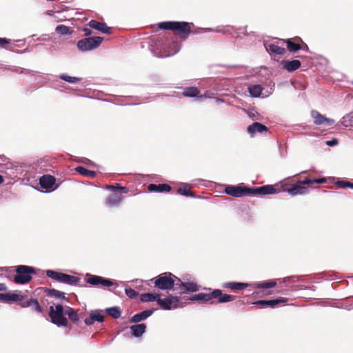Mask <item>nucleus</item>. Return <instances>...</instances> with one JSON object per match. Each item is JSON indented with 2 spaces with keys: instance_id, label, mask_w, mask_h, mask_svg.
<instances>
[{
  "instance_id": "nucleus-43",
  "label": "nucleus",
  "mask_w": 353,
  "mask_h": 353,
  "mask_svg": "<svg viewBox=\"0 0 353 353\" xmlns=\"http://www.w3.org/2000/svg\"><path fill=\"white\" fill-rule=\"evenodd\" d=\"M11 40L6 38L0 37V47L5 49H10L8 45L10 43Z\"/></svg>"
},
{
  "instance_id": "nucleus-48",
  "label": "nucleus",
  "mask_w": 353,
  "mask_h": 353,
  "mask_svg": "<svg viewBox=\"0 0 353 353\" xmlns=\"http://www.w3.org/2000/svg\"><path fill=\"white\" fill-rule=\"evenodd\" d=\"M338 143V141L336 139H332L331 141H327L326 144L330 146L335 145Z\"/></svg>"
},
{
  "instance_id": "nucleus-32",
  "label": "nucleus",
  "mask_w": 353,
  "mask_h": 353,
  "mask_svg": "<svg viewBox=\"0 0 353 353\" xmlns=\"http://www.w3.org/2000/svg\"><path fill=\"white\" fill-rule=\"evenodd\" d=\"M160 295L157 293H143L141 295V301L143 302H150L159 299Z\"/></svg>"
},
{
  "instance_id": "nucleus-50",
  "label": "nucleus",
  "mask_w": 353,
  "mask_h": 353,
  "mask_svg": "<svg viewBox=\"0 0 353 353\" xmlns=\"http://www.w3.org/2000/svg\"><path fill=\"white\" fill-rule=\"evenodd\" d=\"M0 301H5V294L0 293Z\"/></svg>"
},
{
  "instance_id": "nucleus-40",
  "label": "nucleus",
  "mask_w": 353,
  "mask_h": 353,
  "mask_svg": "<svg viewBox=\"0 0 353 353\" xmlns=\"http://www.w3.org/2000/svg\"><path fill=\"white\" fill-rule=\"evenodd\" d=\"M336 184L339 188H350L353 189V183H351V182L347 181H341V180H339V181H336Z\"/></svg>"
},
{
  "instance_id": "nucleus-23",
  "label": "nucleus",
  "mask_w": 353,
  "mask_h": 353,
  "mask_svg": "<svg viewBox=\"0 0 353 353\" xmlns=\"http://www.w3.org/2000/svg\"><path fill=\"white\" fill-rule=\"evenodd\" d=\"M268 130V128L265 125L259 122H254L248 127V132L252 136L256 132L262 133Z\"/></svg>"
},
{
  "instance_id": "nucleus-21",
  "label": "nucleus",
  "mask_w": 353,
  "mask_h": 353,
  "mask_svg": "<svg viewBox=\"0 0 353 353\" xmlns=\"http://www.w3.org/2000/svg\"><path fill=\"white\" fill-rule=\"evenodd\" d=\"M156 309L152 308L150 310H143L140 313L134 314L130 320V323H138L143 320H145L150 316H151Z\"/></svg>"
},
{
  "instance_id": "nucleus-6",
  "label": "nucleus",
  "mask_w": 353,
  "mask_h": 353,
  "mask_svg": "<svg viewBox=\"0 0 353 353\" xmlns=\"http://www.w3.org/2000/svg\"><path fill=\"white\" fill-rule=\"evenodd\" d=\"M65 310L61 304H57L54 307L53 305L49 307V316L51 322L59 327H67L68 321L65 317Z\"/></svg>"
},
{
  "instance_id": "nucleus-8",
  "label": "nucleus",
  "mask_w": 353,
  "mask_h": 353,
  "mask_svg": "<svg viewBox=\"0 0 353 353\" xmlns=\"http://www.w3.org/2000/svg\"><path fill=\"white\" fill-rule=\"evenodd\" d=\"M46 275L56 281L70 285H77L80 280L79 277L54 270H47Z\"/></svg>"
},
{
  "instance_id": "nucleus-22",
  "label": "nucleus",
  "mask_w": 353,
  "mask_h": 353,
  "mask_svg": "<svg viewBox=\"0 0 353 353\" xmlns=\"http://www.w3.org/2000/svg\"><path fill=\"white\" fill-rule=\"evenodd\" d=\"M104 321V316L100 313L99 311H92L90 313L89 317L86 318L84 321L87 325H92L95 321L103 322Z\"/></svg>"
},
{
  "instance_id": "nucleus-46",
  "label": "nucleus",
  "mask_w": 353,
  "mask_h": 353,
  "mask_svg": "<svg viewBox=\"0 0 353 353\" xmlns=\"http://www.w3.org/2000/svg\"><path fill=\"white\" fill-rule=\"evenodd\" d=\"M300 47H301V50H303L305 51L309 50V48H308L307 45L303 40L300 43Z\"/></svg>"
},
{
  "instance_id": "nucleus-26",
  "label": "nucleus",
  "mask_w": 353,
  "mask_h": 353,
  "mask_svg": "<svg viewBox=\"0 0 353 353\" xmlns=\"http://www.w3.org/2000/svg\"><path fill=\"white\" fill-rule=\"evenodd\" d=\"M145 329L146 325L144 323L137 324L130 327L132 334L135 337H140L145 332Z\"/></svg>"
},
{
  "instance_id": "nucleus-33",
  "label": "nucleus",
  "mask_w": 353,
  "mask_h": 353,
  "mask_svg": "<svg viewBox=\"0 0 353 353\" xmlns=\"http://www.w3.org/2000/svg\"><path fill=\"white\" fill-rule=\"evenodd\" d=\"M30 308L32 312H36L38 314H42L44 316V310L40 305L39 301L37 299H34V301L32 302Z\"/></svg>"
},
{
  "instance_id": "nucleus-14",
  "label": "nucleus",
  "mask_w": 353,
  "mask_h": 353,
  "mask_svg": "<svg viewBox=\"0 0 353 353\" xmlns=\"http://www.w3.org/2000/svg\"><path fill=\"white\" fill-rule=\"evenodd\" d=\"M311 116L314 119V123L315 125H319L322 124H326L327 125H330L334 123V121L332 119L325 117L317 110H312Z\"/></svg>"
},
{
  "instance_id": "nucleus-29",
  "label": "nucleus",
  "mask_w": 353,
  "mask_h": 353,
  "mask_svg": "<svg viewBox=\"0 0 353 353\" xmlns=\"http://www.w3.org/2000/svg\"><path fill=\"white\" fill-rule=\"evenodd\" d=\"M65 315L68 316V318L70 320L73 322L74 323H77L79 321V316L77 313V312L70 307H67L66 310H65Z\"/></svg>"
},
{
  "instance_id": "nucleus-28",
  "label": "nucleus",
  "mask_w": 353,
  "mask_h": 353,
  "mask_svg": "<svg viewBox=\"0 0 353 353\" xmlns=\"http://www.w3.org/2000/svg\"><path fill=\"white\" fill-rule=\"evenodd\" d=\"M75 171L84 176L89 177V178H94L97 175V173L94 171L88 170L87 168L83 167V166H78L75 168Z\"/></svg>"
},
{
  "instance_id": "nucleus-52",
  "label": "nucleus",
  "mask_w": 353,
  "mask_h": 353,
  "mask_svg": "<svg viewBox=\"0 0 353 353\" xmlns=\"http://www.w3.org/2000/svg\"><path fill=\"white\" fill-rule=\"evenodd\" d=\"M2 271H3V270H2V269H0V272H2Z\"/></svg>"
},
{
  "instance_id": "nucleus-4",
  "label": "nucleus",
  "mask_w": 353,
  "mask_h": 353,
  "mask_svg": "<svg viewBox=\"0 0 353 353\" xmlns=\"http://www.w3.org/2000/svg\"><path fill=\"white\" fill-rule=\"evenodd\" d=\"M105 189L111 190L112 192L105 199V205L108 207H114L120 204L123 200L122 194H127L129 190L125 186H121L117 183L114 185H106Z\"/></svg>"
},
{
  "instance_id": "nucleus-7",
  "label": "nucleus",
  "mask_w": 353,
  "mask_h": 353,
  "mask_svg": "<svg viewBox=\"0 0 353 353\" xmlns=\"http://www.w3.org/2000/svg\"><path fill=\"white\" fill-rule=\"evenodd\" d=\"M34 268L27 265H18L16 268V274L14 278V283L17 284H26L32 279V274H35Z\"/></svg>"
},
{
  "instance_id": "nucleus-9",
  "label": "nucleus",
  "mask_w": 353,
  "mask_h": 353,
  "mask_svg": "<svg viewBox=\"0 0 353 353\" xmlns=\"http://www.w3.org/2000/svg\"><path fill=\"white\" fill-rule=\"evenodd\" d=\"M172 276H174V275L170 272H164L159 274L154 279V286L160 290H170L174 288Z\"/></svg>"
},
{
  "instance_id": "nucleus-51",
  "label": "nucleus",
  "mask_w": 353,
  "mask_h": 353,
  "mask_svg": "<svg viewBox=\"0 0 353 353\" xmlns=\"http://www.w3.org/2000/svg\"><path fill=\"white\" fill-rule=\"evenodd\" d=\"M3 182V176L0 174V184H1Z\"/></svg>"
},
{
  "instance_id": "nucleus-11",
  "label": "nucleus",
  "mask_w": 353,
  "mask_h": 353,
  "mask_svg": "<svg viewBox=\"0 0 353 353\" xmlns=\"http://www.w3.org/2000/svg\"><path fill=\"white\" fill-rule=\"evenodd\" d=\"M180 299L177 296H170L165 299L159 297L157 299V303L163 310H172L179 306Z\"/></svg>"
},
{
  "instance_id": "nucleus-16",
  "label": "nucleus",
  "mask_w": 353,
  "mask_h": 353,
  "mask_svg": "<svg viewBox=\"0 0 353 353\" xmlns=\"http://www.w3.org/2000/svg\"><path fill=\"white\" fill-rule=\"evenodd\" d=\"M181 289L179 292L180 294H185L190 292H196L200 290V286L193 281H184L181 283Z\"/></svg>"
},
{
  "instance_id": "nucleus-35",
  "label": "nucleus",
  "mask_w": 353,
  "mask_h": 353,
  "mask_svg": "<svg viewBox=\"0 0 353 353\" xmlns=\"http://www.w3.org/2000/svg\"><path fill=\"white\" fill-rule=\"evenodd\" d=\"M276 282L274 280H270L256 284L257 288L268 289L276 286Z\"/></svg>"
},
{
  "instance_id": "nucleus-42",
  "label": "nucleus",
  "mask_w": 353,
  "mask_h": 353,
  "mask_svg": "<svg viewBox=\"0 0 353 353\" xmlns=\"http://www.w3.org/2000/svg\"><path fill=\"white\" fill-rule=\"evenodd\" d=\"M125 292L126 295L131 299H134L139 295L138 292L132 288H125Z\"/></svg>"
},
{
  "instance_id": "nucleus-34",
  "label": "nucleus",
  "mask_w": 353,
  "mask_h": 353,
  "mask_svg": "<svg viewBox=\"0 0 353 353\" xmlns=\"http://www.w3.org/2000/svg\"><path fill=\"white\" fill-rule=\"evenodd\" d=\"M249 92L252 97H258L261 95L263 88L260 85H254L249 87Z\"/></svg>"
},
{
  "instance_id": "nucleus-13",
  "label": "nucleus",
  "mask_w": 353,
  "mask_h": 353,
  "mask_svg": "<svg viewBox=\"0 0 353 353\" xmlns=\"http://www.w3.org/2000/svg\"><path fill=\"white\" fill-rule=\"evenodd\" d=\"M86 282L94 286H98L101 285L104 287H110L113 285V283L111 280L97 275H89L87 278Z\"/></svg>"
},
{
  "instance_id": "nucleus-15",
  "label": "nucleus",
  "mask_w": 353,
  "mask_h": 353,
  "mask_svg": "<svg viewBox=\"0 0 353 353\" xmlns=\"http://www.w3.org/2000/svg\"><path fill=\"white\" fill-rule=\"evenodd\" d=\"M302 41V39L299 37H295L294 38L288 39L283 40V42L286 43L287 49L290 52H296L301 50L300 43Z\"/></svg>"
},
{
  "instance_id": "nucleus-5",
  "label": "nucleus",
  "mask_w": 353,
  "mask_h": 353,
  "mask_svg": "<svg viewBox=\"0 0 353 353\" xmlns=\"http://www.w3.org/2000/svg\"><path fill=\"white\" fill-rule=\"evenodd\" d=\"M310 184V179L306 178L303 181H298L295 183H285L282 185L281 191L286 192L291 196H296L300 194H304L307 192V188L305 186V185ZM276 190L281 192V190L276 189Z\"/></svg>"
},
{
  "instance_id": "nucleus-2",
  "label": "nucleus",
  "mask_w": 353,
  "mask_h": 353,
  "mask_svg": "<svg viewBox=\"0 0 353 353\" xmlns=\"http://www.w3.org/2000/svg\"><path fill=\"white\" fill-rule=\"evenodd\" d=\"M236 296L234 295L223 294L222 291L219 289L213 290L209 293H199L190 298V301H201L203 303L214 304L215 303H223L235 300Z\"/></svg>"
},
{
  "instance_id": "nucleus-30",
  "label": "nucleus",
  "mask_w": 353,
  "mask_h": 353,
  "mask_svg": "<svg viewBox=\"0 0 353 353\" xmlns=\"http://www.w3.org/2000/svg\"><path fill=\"white\" fill-rule=\"evenodd\" d=\"M200 94L199 90L196 87H187L183 89V96L187 97H195Z\"/></svg>"
},
{
  "instance_id": "nucleus-20",
  "label": "nucleus",
  "mask_w": 353,
  "mask_h": 353,
  "mask_svg": "<svg viewBox=\"0 0 353 353\" xmlns=\"http://www.w3.org/2000/svg\"><path fill=\"white\" fill-rule=\"evenodd\" d=\"M172 190L170 185L165 183H159V184H149L148 186V190L150 192H169Z\"/></svg>"
},
{
  "instance_id": "nucleus-24",
  "label": "nucleus",
  "mask_w": 353,
  "mask_h": 353,
  "mask_svg": "<svg viewBox=\"0 0 353 353\" xmlns=\"http://www.w3.org/2000/svg\"><path fill=\"white\" fill-rule=\"evenodd\" d=\"M265 48L270 54L282 55L285 52L284 48L280 47L276 43L268 44L265 46Z\"/></svg>"
},
{
  "instance_id": "nucleus-18",
  "label": "nucleus",
  "mask_w": 353,
  "mask_h": 353,
  "mask_svg": "<svg viewBox=\"0 0 353 353\" xmlns=\"http://www.w3.org/2000/svg\"><path fill=\"white\" fill-rule=\"evenodd\" d=\"M55 182L56 179L53 176L49 174L43 175L39 179V184L41 187L46 190L52 189Z\"/></svg>"
},
{
  "instance_id": "nucleus-17",
  "label": "nucleus",
  "mask_w": 353,
  "mask_h": 353,
  "mask_svg": "<svg viewBox=\"0 0 353 353\" xmlns=\"http://www.w3.org/2000/svg\"><path fill=\"white\" fill-rule=\"evenodd\" d=\"M88 25L91 28L99 30L102 33H105V34H110L111 33L112 28L110 27H108L105 23L99 22L96 20H91V21H90Z\"/></svg>"
},
{
  "instance_id": "nucleus-45",
  "label": "nucleus",
  "mask_w": 353,
  "mask_h": 353,
  "mask_svg": "<svg viewBox=\"0 0 353 353\" xmlns=\"http://www.w3.org/2000/svg\"><path fill=\"white\" fill-rule=\"evenodd\" d=\"M325 182H326L325 178L310 179V184H312V183L321 184V183H324Z\"/></svg>"
},
{
  "instance_id": "nucleus-25",
  "label": "nucleus",
  "mask_w": 353,
  "mask_h": 353,
  "mask_svg": "<svg viewBox=\"0 0 353 353\" xmlns=\"http://www.w3.org/2000/svg\"><path fill=\"white\" fill-rule=\"evenodd\" d=\"M248 286V283L239 282H227L223 283V287L232 290H243Z\"/></svg>"
},
{
  "instance_id": "nucleus-36",
  "label": "nucleus",
  "mask_w": 353,
  "mask_h": 353,
  "mask_svg": "<svg viewBox=\"0 0 353 353\" xmlns=\"http://www.w3.org/2000/svg\"><path fill=\"white\" fill-rule=\"evenodd\" d=\"M106 312L114 319H119L121 312L118 307H112L106 309Z\"/></svg>"
},
{
  "instance_id": "nucleus-39",
  "label": "nucleus",
  "mask_w": 353,
  "mask_h": 353,
  "mask_svg": "<svg viewBox=\"0 0 353 353\" xmlns=\"http://www.w3.org/2000/svg\"><path fill=\"white\" fill-rule=\"evenodd\" d=\"M60 79L62 80H64L69 83H77L78 81H80L81 80V78L75 77H70L65 74H62L59 76Z\"/></svg>"
},
{
  "instance_id": "nucleus-38",
  "label": "nucleus",
  "mask_w": 353,
  "mask_h": 353,
  "mask_svg": "<svg viewBox=\"0 0 353 353\" xmlns=\"http://www.w3.org/2000/svg\"><path fill=\"white\" fill-rule=\"evenodd\" d=\"M56 32L61 35H66L71 34L72 31L70 28L65 25H59L56 27Z\"/></svg>"
},
{
  "instance_id": "nucleus-3",
  "label": "nucleus",
  "mask_w": 353,
  "mask_h": 353,
  "mask_svg": "<svg viewBox=\"0 0 353 353\" xmlns=\"http://www.w3.org/2000/svg\"><path fill=\"white\" fill-rule=\"evenodd\" d=\"M192 23L185 21H165L158 23V28L161 30H172L174 34L181 39H186L192 32Z\"/></svg>"
},
{
  "instance_id": "nucleus-44",
  "label": "nucleus",
  "mask_w": 353,
  "mask_h": 353,
  "mask_svg": "<svg viewBox=\"0 0 353 353\" xmlns=\"http://www.w3.org/2000/svg\"><path fill=\"white\" fill-rule=\"evenodd\" d=\"M34 299L31 298L30 299L27 300H23L19 303L20 306L21 307H30L31 306L32 302L34 301Z\"/></svg>"
},
{
  "instance_id": "nucleus-27",
  "label": "nucleus",
  "mask_w": 353,
  "mask_h": 353,
  "mask_svg": "<svg viewBox=\"0 0 353 353\" xmlns=\"http://www.w3.org/2000/svg\"><path fill=\"white\" fill-rule=\"evenodd\" d=\"M190 188L191 186L189 184L184 183L177 189L176 192L183 196L194 197V193L190 191Z\"/></svg>"
},
{
  "instance_id": "nucleus-47",
  "label": "nucleus",
  "mask_w": 353,
  "mask_h": 353,
  "mask_svg": "<svg viewBox=\"0 0 353 353\" xmlns=\"http://www.w3.org/2000/svg\"><path fill=\"white\" fill-rule=\"evenodd\" d=\"M83 31L84 32V35L86 37L90 36L92 32V30L88 28H84Z\"/></svg>"
},
{
  "instance_id": "nucleus-37",
  "label": "nucleus",
  "mask_w": 353,
  "mask_h": 353,
  "mask_svg": "<svg viewBox=\"0 0 353 353\" xmlns=\"http://www.w3.org/2000/svg\"><path fill=\"white\" fill-rule=\"evenodd\" d=\"M48 295L57 299H66L65 293L55 289L48 290Z\"/></svg>"
},
{
  "instance_id": "nucleus-31",
  "label": "nucleus",
  "mask_w": 353,
  "mask_h": 353,
  "mask_svg": "<svg viewBox=\"0 0 353 353\" xmlns=\"http://www.w3.org/2000/svg\"><path fill=\"white\" fill-rule=\"evenodd\" d=\"M24 296L15 293H5V301L7 303L21 301L23 300Z\"/></svg>"
},
{
  "instance_id": "nucleus-10",
  "label": "nucleus",
  "mask_w": 353,
  "mask_h": 353,
  "mask_svg": "<svg viewBox=\"0 0 353 353\" xmlns=\"http://www.w3.org/2000/svg\"><path fill=\"white\" fill-rule=\"evenodd\" d=\"M103 38L101 37H93L79 40L77 43L78 48L81 51H88L99 47Z\"/></svg>"
},
{
  "instance_id": "nucleus-49",
  "label": "nucleus",
  "mask_w": 353,
  "mask_h": 353,
  "mask_svg": "<svg viewBox=\"0 0 353 353\" xmlns=\"http://www.w3.org/2000/svg\"><path fill=\"white\" fill-rule=\"evenodd\" d=\"M7 290V287L4 283H0V291H5Z\"/></svg>"
},
{
  "instance_id": "nucleus-12",
  "label": "nucleus",
  "mask_w": 353,
  "mask_h": 353,
  "mask_svg": "<svg viewBox=\"0 0 353 353\" xmlns=\"http://www.w3.org/2000/svg\"><path fill=\"white\" fill-rule=\"evenodd\" d=\"M288 301V298L280 297L276 299L273 300H259L253 303V304L259 305L260 307H270L271 308H274L277 307L279 304L285 303Z\"/></svg>"
},
{
  "instance_id": "nucleus-1",
  "label": "nucleus",
  "mask_w": 353,
  "mask_h": 353,
  "mask_svg": "<svg viewBox=\"0 0 353 353\" xmlns=\"http://www.w3.org/2000/svg\"><path fill=\"white\" fill-rule=\"evenodd\" d=\"M279 191L272 185H265L261 187L249 188L241 185H228L225 192L234 197H243L252 195H266L279 193Z\"/></svg>"
},
{
  "instance_id": "nucleus-41",
  "label": "nucleus",
  "mask_w": 353,
  "mask_h": 353,
  "mask_svg": "<svg viewBox=\"0 0 353 353\" xmlns=\"http://www.w3.org/2000/svg\"><path fill=\"white\" fill-rule=\"evenodd\" d=\"M173 281H174V287L175 286V290L180 292L181 289V283H183L184 281H183L181 279L178 278L174 275V276H172Z\"/></svg>"
},
{
  "instance_id": "nucleus-19",
  "label": "nucleus",
  "mask_w": 353,
  "mask_h": 353,
  "mask_svg": "<svg viewBox=\"0 0 353 353\" xmlns=\"http://www.w3.org/2000/svg\"><path fill=\"white\" fill-rule=\"evenodd\" d=\"M282 68L288 72H292L299 69L301 65V61L299 60L288 61L283 60L281 61Z\"/></svg>"
}]
</instances>
